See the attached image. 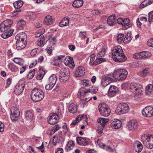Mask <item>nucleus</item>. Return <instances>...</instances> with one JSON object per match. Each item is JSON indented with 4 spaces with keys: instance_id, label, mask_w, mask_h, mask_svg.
Instances as JSON below:
<instances>
[{
    "instance_id": "nucleus-1",
    "label": "nucleus",
    "mask_w": 153,
    "mask_h": 153,
    "mask_svg": "<svg viewBox=\"0 0 153 153\" xmlns=\"http://www.w3.org/2000/svg\"><path fill=\"white\" fill-rule=\"evenodd\" d=\"M112 56L113 60L115 62H123L125 61L126 59L122 48L120 46L115 47L113 50Z\"/></svg>"
},
{
    "instance_id": "nucleus-2",
    "label": "nucleus",
    "mask_w": 153,
    "mask_h": 153,
    "mask_svg": "<svg viewBox=\"0 0 153 153\" xmlns=\"http://www.w3.org/2000/svg\"><path fill=\"white\" fill-rule=\"evenodd\" d=\"M27 38L26 34L24 32H22L16 35L15 39L17 41L16 45L17 50H20L25 47L27 44Z\"/></svg>"
},
{
    "instance_id": "nucleus-3",
    "label": "nucleus",
    "mask_w": 153,
    "mask_h": 153,
    "mask_svg": "<svg viewBox=\"0 0 153 153\" xmlns=\"http://www.w3.org/2000/svg\"><path fill=\"white\" fill-rule=\"evenodd\" d=\"M30 96L32 100L36 102L41 100L44 97V93L39 88H35L31 91Z\"/></svg>"
},
{
    "instance_id": "nucleus-4",
    "label": "nucleus",
    "mask_w": 153,
    "mask_h": 153,
    "mask_svg": "<svg viewBox=\"0 0 153 153\" xmlns=\"http://www.w3.org/2000/svg\"><path fill=\"white\" fill-rule=\"evenodd\" d=\"M115 80H123L126 79L128 75V71L125 69L116 68L113 73Z\"/></svg>"
},
{
    "instance_id": "nucleus-5",
    "label": "nucleus",
    "mask_w": 153,
    "mask_h": 153,
    "mask_svg": "<svg viewBox=\"0 0 153 153\" xmlns=\"http://www.w3.org/2000/svg\"><path fill=\"white\" fill-rule=\"evenodd\" d=\"M141 141L147 148L150 149L153 148V136L145 134L142 136Z\"/></svg>"
},
{
    "instance_id": "nucleus-6",
    "label": "nucleus",
    "mask_w": 153,
    "mask_h": 153,
    "mask_svg": "<svg viewBox=\"0 0 153 153\" xmlns=\"http://www.w3.org/2000/svg\"><path fill=\"white\" fill-rule=\"evenodd\" d=\"M117 80L114 79L113 74L111 73L102 76L101 84L103 87H105L111 82H115Z\"/></svg>"
},
{
    "instance_id": "nucleus-7",
    "label": "nucleus",
    "mask_w": 153,
    "mask_h": 153,
    "mask_svg": "<svg viewBox=\"0 0 153 153\" xmlns=\"http://www.w3.org/2000/svg\"><path fill=\"white\" fill-rule=\"evenodd\" d=\"M129 90L133 93L139 95L143 94V89L142 85L140 84L132 83L130 85Z\"/></svg>"
},
{
    "instance_id": "nucleus-8",
    "label": "nucleus",
    "mask_w": 153,
    "mask_h": 153,
    "mask_svg": "<svg viewBox=\"0 0 153 153\" xmlns=\"http://www.w3.org/2000/svg\"><path fill=\"white\" fill-rule=\"evenodd\" d=\"M59 74V79L60 81L64 83L69 79L70 74L68 69L65 68H63L60 70Z\"/></svg>"
},
{
    "instance_id": "nucleus-9",
    "label": "nucleus",
    "mask_w": 153,
    "mask_h": 153,
    "mask_svg": "<svg viewBox=\"0 0 153 153\" xmlns=\"http://www.w3.org/2000/svg\"><path fill=\"white\" fill-rule=\"evenodd\" d=\"M129 109V107L127 103H121L118 105L115 112L118 114H123L127 113Z\"/></svg>"
},
{
    "instance_id": "nucleus-10",
    "label": "nucleus",
    "mask_w": 153,
    "mask_h": 153,
    "mask_svg": "<svg viewBox=\"0 0 153 153\" xmlns=\"http://www.w3.org/2000/svg\"><path fill=\"white\" fill-rule=\"evenodd\" d=\"M99 111L101 115L104 117H108L111 112L110 109L104 103H100L98 106Z\"/></svg>"
},
{
    "instance_id": "nucleus-11",
    "label": "nucleus",
    "mask_w": 153,
    "mask_h": 153,
    "mask_svg": "<svg viewBox=\"0 0 153 153\" xmlns=\"http://www.w3.org/2000/svg\"><path fill=\"white\" fill-rule=\"evenodd\" d=\"M25 85L24 81L21 80L19 81V82L16 85L14 89V91L15 94L17 95L20 94L24 89Z\"/></svg>"
},
{
    "instance_id": "nucleus-12",
    "label": "nucleus",
    "mask_w": 153,
    "mask_h": 153,
    "mask_svg": "<svg viewBox=\"0 0 153 153\" xmlns=\"http://www.w3.org/2000/svg\"><path fill=\"white\" fill-rule=\"evenodd\" d=\"M45 31V29L44 28H42L41 29V32H38L35 35V37H38L41 36L38 39L37 41V45L40 47L43 46L45 43V37L44 36L41 35L44 33Z\"/></svg>"
},
{
    "instance_id": "nucleus-13",
    "label": "nucleus",
    "mask_w": 153,
    "mask_h": 153,
    "mask_svg": "<svg viewBox=\"0 0 153 153\" xmlns=\"http://www.w3.org/2000/svg\"><path fill=\"white\" fill-rule=\"evenodd\" d=\"M11 114L10 115V118L12 121L16 120V119L19 117L20 112L19 109L14 107H12L10 110Z\"/></svg>"
},
{
    "instance_id": "nucleus-14",
    "label": "nucleus",
    "mask_w": 153,
    "mask_h": 153,
    "mask_svg": "<svg viewBox=\"0 0 153 153\" xmlns=\"http://www.w3.org/2000/svg\"><path fill=\"white\" fill-rule=\"evenodd\" d=\"M152 107L150 106L146 107L142 111V114L145 117H150L153 116Z\"/></svg>"
},
{
    "instance_id": "nucleus-15",
    "label": "nucleus",
    "mask_w": 153,
    "mask_h": 153,
    "mask_svg": "<svg viewBox=\"0 0 153 153\" xmlns=\"http://www.w3.org/2000/svg\"><path fill=\"white\" fill-rule=\"evenodd\" d=\"M138 127L137 121L135 120H131L127 123L126 128L130 130L133 131L137 129Z\"/></svg>"
},
{
    "instance_id": "nucleus-16",
    "label": "nucleus",
    "mask_w": 153,
    "mask_h": 153,
    "mask_svg": "<svg viewBox=\"0 0 153 153\" xmlns=\"http://www.w3.org/2000/svg\"><path fill=\"white\" fill-rule=\"evenodd\" d=\"M59 119V116L55 114H51L48 120V123L51 125H54L56 123Z\"/></svg>"
},
{
    "instance_id": "nucleus-17",
    "label": "nucleus",
    "mask_w": 153,
    "mask_h": 153,
    "mask_svg": "<svg viewBox=\"0 0 153 153\" xmlns=\"http://www.w3.org/2000/svg\"><path fill=\"white\" fill-rule=\"evenodd\" d=\"M65 58V60L64 62L65 64L66 65L69 66L71 68H73L75 65L73 58L69 56H68Z\"/></svg>"
},
{
    "instance_id": "nucleus-18",
    "label": "nucleus",
    "mask_w": 153,
    "mask_h": 153,
    "mask_svg": "<svg viewBox=\"0 0 153 153\" xmlns=\"http://www.w3.org/2000/svg\"><path fill=\"white\" fill-rule=\"evenodd\" d=\"M119 91V89L115 85H111L108 91V95L111 97L115 96Z\"/></svg>"
},
{
    "instance_id": "nucleus-19",
    "label": "nucleus",
    "mask_w": 153,
    "mask_h": 153,
    "mask_svg": "<svg viewBox=\"0 0 153 153\" xmlns=\"http://www.w3.org/2000/svg\"><path fill=\"white\" fill-rule=\"evenodd\" d=\"M65 57V55L56 56L53 58V60L51 62V64L54 65H59L60 62L64 59Z\"/></svg>"
},
{
    "instance_id": "nucleus-20",
    "label": "nucleus",
    "mask_w": 153,
    "mask_h": 153,
    "mask_svg": "<svg viewBox=\"0 0 153 153\" xmlns=\"http://www.w3.org/2000/svg\"><path fill=\"white\" fill-rule=\"evenodd\" d=\"M85 69L82 66H79L75 71L74 76L76 77L81 76L85 73Z\"/></svg>"
},
{
    "instance_id": "nucleus-21",
    "label": "nucleus",
    "mask_w": 153,
    "mask_h": 153,
    "mask_svg": "<svg viewBox=\"0 0 153 153\" xmlns=\"http://www.w3.org/2000/svg\"><path fill=\"white\" fill-rule=\"evenodd\" d=\"M54 21V20L52 16L48 15L45 18L43 23L45 25H51L53 24Z\"/></svg>"
},
{
    "instance_id": "nucleus-22",
    "label": "nucleus",
    "mask_w": 153,
    "mask_h": 153,
    "mask_svg": "<svg viewBox=\"0 0 153 153\" xmlns=\"http://www.w3.org/2000/svg\"><path fill=\"white\" fill-rule=\"evenodd\" d=\"M88 93V90H86L84 88H81L79 90L77 94L78 97L82 100V98L85 97L87 94Z\"/></svg>"
},
{
    "instance_id": "nucleus-23",
    "label": "nucleus",
    "mask_w": 153,
    "mask_h": 153,
    "mask_svg": "<svg viewBox=\"0 0 153 153\" xmlns=\"http://www.w3.org/2000/svg\"><path fill=\"white\" fill-rule=\"evenodd\" d=\"M117 19L114 15L110 16L107 19V22L110 26L113 25L116 23Z\"/></svg>"
},
{
    "instance_id": "nucleus-24",
    "label": "nucleus",
    "mask_w": 153,
    "mask_h": 153,
    "mask_svg": "<svg viewBox=\"0 0 153 153\" xmlns=\"http://www.w3.org/2000/svg\"><path fill=\"white\" fill-rule=\"evenodd\" d=\"M130 22V20L128 18L123 19L122 25V26H124V30H126L132 27V24L131 23H129Z\"/></svg>"
},
{
    "instance_id": "nucleus-25",
    "label": "nucleus",
    "mask_w": 153,
    "mask_h": 153,
    "mask_svg": "<svg viewBox=\"0 0 153 153\" xmlns=\"http://www.w3.org/2000/svg\"><path fill=\"white\" fill-rule=\"evenodd\" d=\"M76 140L77 143L79 145L85 146L88 144L85 138H82L81 137H77Z\"/></svg>"
},
{
    "instance_id": "nucleus-26",
    "label": "nucleus",
    "mask_w": 153,
    "mask_h": 153,
    "mask_svg": "<svg viewBox=\"0 0 153 153\" xmlns=\"http://www.w3.org/2000/svg\"><path fill=\"white\" fill-rule=\"evenodd\" d=\"M34 114L32 111L27 110L25 113V119L27 120L31 121L33 119Z\"/></svg>"
},
{
    "instance_id": "nucleus-27",
    "label": "nucleus",
    "mask_w": 153,
    "mask_h": 153,
    "mask_svg": "<svg viewBox=\"0 0 153 153\" xmlns=\"http://www.w3.org/2000/svg\"><path fill=\"white\" fill-rule=\"evenodd\" d=\"M108 119L100 117L97 119V121L98 123V126L104 128L105 124L108 121Z\"/></svg>"
},
{
    "instance_id": "nucleus-28",
    "label": "nucleus",
    "mask_w": 153,
    "mask_h": 153,
    "mask_svg": "<svg viewBox=\"0 0 153 153\" xmlns=\"http://www.w3.org/2000/svg\"><path fill=\"white\" fill-rule=\"evenodd\" d=\"M134 149L135 151L140 152L142 150L143 146L141 143L138 141H136L134 144Z\"/></svg>"
},
{
    "instance_id": "nucleus-29",
    "label": "nucleus",
    "mask_w": 153,
    "mask_h": 153,
    "mask_svg": "<svg viewBox=\"0 0 153 153\" xmlns=\"http://www.w3.org/2000/svg\"><path fill=\"white\" fill-rule=\"evenodd\" d=\"M111 126L115 129H118L121 127L122 123L120 120L114 119V121L111 123Z\"/></svg>"
},
{
    "instance_id": "nucleus-30",
    "label": "nucleus",
    "mask_w": 153,
    "mask_h": 153,
    "mask_svg": "<svg viewBox=\"0 0 153 153\" xmlns=\"http://www.w3.org/2000/svg\"><path fill=\"white\" fill-rule=\"evenodd\" d=\"M85 117V116L84 115H80L77 116L75 120H73L71 123V124L70 126L71 127H73L74 126H75L76 124L80 121L82 118Z\"/></svg>"
},
{
    "instance_id": "nucleus-31",
    "label": "nucleus",
    "mask_w": 153,
    "mask_h": 153,
    "mask_svg": "<svg viewBox=\"0 0 153 153\" xmlns=\"http://www.w3.org/2000/svg\"><path fill=\"white\" fill-rule=\"evenodd\" d=\"M8 68L11 72H16L18 71L17 67L13 63H10L7 65Z\"/></svg>"
},
{
    "instance_id": "nucleus-32",
    "label": "nucleus",
    "mask_w": 153,
    "mask_h": 153,
    "mask_svg": "<svg viewBox=\"0 0 153 153\" xmlns=\"http://www.w3.org/2000/svg\"><path fill=\"white\" fill-rule=\"evenodd\" d=\"M69 22V18L68 17H65L60 22L59 26L60 27H63L68 25Z\"/></svg>"
},
{
    "instance_id": "nucleus-33",
    "label": "nucleus",
    "mask_w": 153,
    "mask_h": 153,
    "mask_svg": "<svg viewBox=\"0 0 153 153\" xmlns=\"http://www.w3.org/2000/svg\"><path fill=\"white\" fill-rule=\"evenodd\" d=\"M68 109L71 113H74L77 110V106L74 103H71L69 105Z\"/></svg>"
},
{
    "instance_id": "nucleus-34",
    "label": "nucleus",
    "mask_w": 153,
    "mask_h": 153,
    "mask_svg": "<svg viewBox=\"0 0 153 153\" xmlns=\"http://www.w3.org/2000/svg\"><path fill=\"white\" fill-rule=\"evenodd\" d=\"M83 4L82 0H75L73 3V6L74 7L79 8L81 7Z\"/></svg>"
},
{
    "instance_id": "nucleus-35",
    "label": "nucleus",
    "mask_w": 153,
    "mask_h": 153,
    "mask_svg": "<svg viewBox=\"0 0 153 153\" xmlns=\"http://www.w3.org/2000/svg\"><path fill=\"white\" fill-rule=\"evenodd\" d=\"M74 145V143L73 141L71 140L69 141L65 146L66 151H69L72 149Z\"/></svg>"
},
{
    "instance_id": "nucleus-36",
    "label": "nucleus",
    "mask_w": 153,
    "mask_h": 153,
    "mask_svg": "<svg viewBox=\"0 0 153 153\" xmlns=\"http://www.w3.org/2000/svg\"><path fill=\"white\" fill-rule=\"evenodd\" d=\"M13 60L15 62L20 66H23L24 65V60L21 58H14Z\"/></svg>"
},
{
    "instance_id": "nucleus-37",
    "label": "nucleus",
    "mask_w": 153,
    "mask_h": 153,
    "mask_svg": "<svg viewBox=\"0 0 153 153\" xmlns=\"http://www.w3.org/2000/svg\"><path fill=\"white\" fill-rule=\"evenodd\" d=\"M15 8L16 9H19L21 7L23 4V2L22 0H19L14 2L13 3Z\"/></svg>"
},
{
    "instance_id": "nucleus-38",
    "label": "nucleus",
    "mask_w": 153,
    "mask_h": 153,
    "mask_svg": "<svg viewBox=\"0 0 153 153\" xmlns=\"http://www.w3.org/2000/svg\"><path fill=\"white\" fill-rule=\"evenodd\" d=\"M57 80V77L55 74H53L49 78L48 82L53 84L55 85L56 83Z\"/></svg>"
},
{
    "instance_id": "nucleus-39",
    "label": "nucleus",
    "mask_w": 153,
    "mask_h": 153,
    "mask_svg": "<svg viewBox=\"0 0 153 153\" xmlns=\"http://www.w3.org/2000/svg\"><path fill=\"white\" fill-rule=\"evenodd\" d=\"M105 61L106 59L105 58H103L101 57L100 56H98V55H97V59L95 60V63L96 64V65Z\"/></svg>"
},
{
    "instance_id": "nucleus-40",
    "label": "nucleus",
    "mask_w": 153,
    "mask_h": 153,
    "mask_svg": "<svg viewBox=\"0 0 153 153\" xmlns=\"http://www.w3.org/2000/svg\"><path fill=\"white\" fill-rule=\"evenodd\" d=\"M151 4L152 3L150 0H145L140 5L139 7L140 8H143Z\"/></svg>"
},
{
    "instance_id": "nucleus-41",
    "label": "nucleus",
    "mask_w": 153,
    "mask_h": 153,
    "mask_svg": "<svg viewBox=\"0 0 153 153\" xmlns=\"http://www.w3.org/2000/svg\"><path fill=\"white\" fill-rule=\"evenodd\" d=\"M10 28L8 27L5 24L1 22L0 25V30L1 32H5L8 30Z\"/></svg>"
},
{
    "instance_id": "nucleus-42",
    "label": "nucleus",
    "mask_w": 153,
    "mask_h": 153,
    "mask_svg": "<svg viewBox=\"0 0 153 153\" xmlns=\"http://www.w3.org/2000/svg\"><path fill=\"white\" fill-rule=\"evenodd\" d=\"M82 84L86 87H89L90 86L91 82L90 80L88 79H84L82 81Z\"/></svg>"
},
{
    "instance_id": "nucleus-43",
    "label": "nucleus",
    "mask_w": 153,
    "mask_h": 153,
    "mask_svg": "<svg viewBox=\"0 0 153 153\" xmlns=\"http://www.w3.org/2000/svg\"><path fill=\"white\" fill-rule=\"evenodd\" d=\"M131 39L130 33H127L125 36L124 39V42L127 43L130 42Z\"/></svg>"
},
{
    "instance_id": "nucleus-44",
    "label": "nucleus",
    "mask_w": 153,
    "mask_h": 153,
    "mask_svg": "<svg viewBox=\"0 0 153 153\" xmlns=\"http://www.w3.org/2000/svg\"><path fill=\"white\" fill-rule=\"evenodd\" d=\"M95 55L94 54H93L90 56V61L89 64L90 65H96L95 64Z\"/></svg>"
},
{
    "instance_id": "nucleus-45",
    "label": "nucleus",
    "mask_w": 153,
    "mask_h": 153,
    "mask_svg": "<svg viewBox=\"0 0 153 153\" xmlns=\"http://www.w3.org/2000/svg\"><path fill=\"white\" fill-rule=\"evenodd\" d=\"M35 70L33 69L32 70L30 71L27 75V78L28 79L32 78L35 74Z\"/></svg>"
},
{
    "instance_id": "nucleus-46",
    "label": "nucleus",
    "mask_w": 153,
    "mask_h": 153,
    "mask_svg": "<svg viewBox=\"0 0 153 153\" xmlns=\"http://www.w3.org/2000/svg\"><path fill=\"white\" fill-rule=\"evenodd\" d=\"M106 50L104 47H102L100 51L98 54V56H100L101 57H102L104 56L105 54Z\"/></svg>"
},
{
    "instance_id": "nucleus-47",
    "label": "nucleus",
    "mask_w": 153,
    "mask_h": 153,
    "mask_svg": "<svg viewBox=\"0 0 153 153\" xmlns=\"http://www.w3.org/2000/svg\"><path fill=\"white\" fill-rule=\"evenodd\" d=\"M124 35L123 34H120L117 36V41L119 43H121L124 42Z\"/></svg>"
},
{
    "instance_id": "nucleus-48",
    "label": "nucleus",
    "mask_w": 153,
    "mask_h": 153,
    "mask_svg": "<svg viewBox=\"0 0 153 153\" xmlns=\"http://www.w3.org/2000/svg\"><path fill=\"white\" fill-rule=\"evenodd\" d=\"M2 23L10 28V26L12 24L13 22L11 19H7L4 21Z\"/></svg>"
},
{
    "instance_id": "nucleus-49",
    "label": "nucleus",
    "mask_w": 153,
    "mask_h": 153,
    "mask_svg": "<svg viewBox=\"0 0 153 153\" xmlns=\"http://www.w3.org/2000/svg\"><path fill=\"white\" fill-rule=\"evenodd\" d=\"M101 147H102L104 149L110 152H112L113 151V149L110 146H107L104 144H102L100 145Z\"/></svg>"
},
{
    "instance_id": "nucleus-50",
    "label": "nucleus",
    "mask_w": 153,
    "mask_h": 153,
    "mask_svg": "<svg viewBox=\"0 0 153 153\" xmlns=\"http://www.w3.org/2000/svg\"><path fill=\"white\" fill-rule=\"evenodd\" d=\"M98 91L97 88L94 86L90 88L88 90V92L91 93L92 94H96Z\"/></svg>"
},
{
    "instance_id": "nucleus-51",
    "label": "nucleus",
    "mask_w": 153,
    "mask_h": 153,
    "mask_svg": "<svg viewBox=\"0 0 153 153\" xmlns=\"http://www.w3.org/2000/svg\"><path fill=\"white\" fill-rule=\"evenodd\" d=\"M146 90L149 93H151L153 91V85L150 84L146 87Z\"/></svg>"
},
{
    "instance_id": "nucleus-52",
    "label": "nucleus",
    "mask_w": 153,
    "mask_h": 153,
    "mask_svg": "<svg viewBox=\"0 0 153 153\" xmlns=\"http://www.w3.org/2000/svg\"><path fill=\"white\" fill-rule=\"evenodd\" d=\"M149 69L148 68H145L143 70L141 73V75L142 76L145 77L149 74Z\"/></svg>"
},
{
    "instance_id": "nucleus-53",
    "label": "nucleus",
    "mask_w": 153,
    "mask_h": 153,
    "mask_svg": "<svg viewBox=\"0 0 153 153\" xmlns=\"http://www.w3.org/2000/svg\"><path fill=\"white\" fill-rule=\"evenodd\" d=\"M25 24L26 22L23 20H21L17 23L18 26L21 28L23 27Z\"/></svg>"
},
{
    "instance_id": "nucleus-54",
    "label": "nucleus",
    "mask_w": 153,
    "mask_h": 153,
    "mask_svg": "<svg viewBox=\"0 0 153 153\" xmlns=\"http://www.w3.org/2000/svg\"><path fill=\"white\" fill-rule=\"evenodd\" d=\"M13 30H7L5 32H4V34L6 36L7 38L10 36L12 35V34L13 32Z\"/></svg>"
},
{
    "instance_id": "nucleus-55",
    "label": "nucleus",
    "mask_w": 153,
    "mask_h": 153,
    "mask_svg": "<svg viewBox=\"0 0 153 153\" xmlns=\"http://www.w3.org/2000/svg\"><path fill=\"white\" fill-rule=\"evenodd\" d=\"M149 16L148 21L150 24H151L153 21V11L150 12L149 14Z\"/></svg>"
},
{
    "instance_id": "nucleus-56",
    "label": "nucleus",
    "mask_w": 153,
    "mask_h": 153,
    "mask_svg": "<svg viewBox=\"0 0 153 153\" xmlns=\"http://www.w3.org/2000/svg\"><path fill=\"white\" fill-rule=\"evenodd\" d=\"M44 74L45 72L42 70L40 69L38 73V76L39 77V79H42Z\"/></svg>"
},
{
    "instance_id": "nucleus-57",
    "label": "nucleus",
    "mask_w": 153,
    "mask_h": 153,
    "mask_svg": "<svg viewBox=\"0 0 153 153\" xmlns=\"http://www.w3.org/2000/svg\"><path fill=\"white\" fill-rule=\"evenodd\" d=\"M92 99V98L91 97V98H90V99H89L88 100L87 98H86L83 99V100L82 101V102L81 104V106H82V107H84L85 105L86 104L87 102L88 101H89L91 100Z\"/></svg>"
},
{
    "instance_id": "nucleus-58",
    "label": "nucleus",
    "mask_w": 153,
    "mask_h": 153,
    "mask_svg": "<svg viewBox=\"0 0 153 153\" xmlns=\"http://www.w3.org/2000/svg\"><path fill=\"white\" fill-rule=\"evenodd\" d=\"M48 85H46L45 88L46 90H49L52 88L55 85L53 84L49 83Z\"/></svg>"
},
{
    "instance_id": "nucleus-59",
    "label": "nucleus",
    "mask_w": 153,
    "mask_h": 153,
    "mask_svg": "<svg viewBox=\"0 0 153 153\" xmlns=\"http://www.w3.org/2000/svg\"><path fill=\"white\" fill-rule=\"evenodd\" d=\"M148 45L153 48V38L150 39L147 42Z\"/></svg>"
},
{
    "instance_id": "nucleus-60",
    "label": "nucleus",
    "mask_w": 153,
    "mask_h": 153,
    "mask_svg": "<svg viewBox=\"0 0 153 153\" xmlns=\"http://www.w3.org/2000/svg\"><path fill=\"white\" fill-rule=\"evenodd\" d=\"M57 143H62L64 141L65 139L62 137L60 136L56 138Z\"/></svg>"
},
{
    "instance_id": "nucleus-61",
    "label": "nucleus",
    "mask_w": 153,
    "mask_h": 153,
    "mask_svg": "<svg viewBox=\"0 0 153 153\" xmlns=\"http://www.w3.org/2000/svg\"><path fill=\"white\" fill-rule=\"evenodd\" d=\"M4 130V125L0 121V132H2Z\"/></svg>"
},
{
    "instance_id": "nucleus-62",
    "label": "nucleus",
    "mask_w": 153,
    "mask_h": 153,
    "mask_svg": "<svg viewBox=\"0 0 153 153\" xmlns=\"http://www.w3.org/2000/svg\"><path fill=\"white\" fill-rule=\"evenodd\" d=\"M37 50L36 49H34L32 50L30 52V54L31 56H34L37 53Z\"/></svg>"
},
{
    "instance_id": "nucleus-63",
    "label": "nucleus",
    "mask_w": 153,
    "mask_h": 153,
    "mask_svg": "<svg viewBox=\"0 0 153 153\" xmlns=\"http://www.w3.org/2000/svg\"><path fill=\"white\" fill-rule=\"evenodd\" d=\"M133 57L136 59H140V53H135L133 55Z\"/></svg>"
},
{
    "instance_id": "nucleus-64",
    "label": "nucleus",
    "mask_w": 153,
    "mask_h": 153,
    "mask_svg": "<svg viewBox=\"0 0 153 153\" xmlns=\"http://www.w3.org/2000/svg\"><path fill=\"white\" fill-rule=\"evenodd\" d=\"M145 51H143L140 52V59L146 58V54H145Z\"/></svg>"
}]
</instances>
